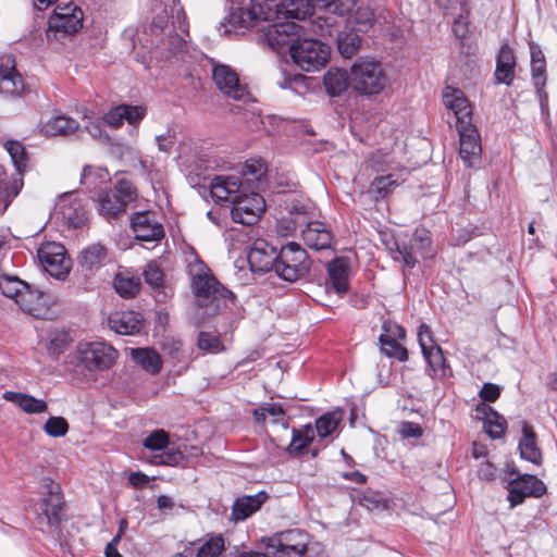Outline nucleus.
<instances>
[{
    "mask_svg": "<svg viewBox=\"0 0 557 557\" xmlns=\"http://www.w3.org/2000/svg\"><path fill=\"white\" fill-rule=\"evenodd\" d=\"M210 193L214 200L232 205L231 215L234 222L253 225L265 209L263 197L247 186L236 175H219L212 178Z\"/></svg>",
    "mask_w": 557,
    "mask_h": 557,
    "instance_id": "obj_1",
    "label": "nucleus"
},
{
    "mask_svg": "<svg viewBox=\"0 0 557 557\" xmlns=\"http://www.w3.org/2000/svg\"><path fill=\"white\" fill-rule=\"evenodd\" d=\"M187 262L188 273L191 277V290L197 299V305L207 308V315L216 314L228 301L233 302L235 297L233 292L216 281L196 252H190Z\"/></svg>",
    "mask_w": 557,
    "mask_h": 557,
    "instance_id": "obj_2",
    "label": "nucleus"
},
{
    "mask_svg": "<svg viewBox=\"0 0 557 557\" xmlns=\"http://www.w3.org/2000/svg\"><path fill=\"white\" fill-rule=\"evenodd\" d=\"M387 83L384 70L374 60L360 58L350 66L351 88L360 95H377L384 90Z\"/></svg>",
    "mask_w": 557,
    "mask_h": 557,
    "instance_id": "obj_3",
    "label": "nucleus"
},
{
    "mask_svg": "<svg viewBox=\"0 0 557 557\" xmlns=\"http://www.w3.org/2000/svg\"><path fill=\"white\" fill-rule=\"evenodd\" d=\"M269 18L270 10H265L260 1L243 0L239 4L232 5L219 30L222 34L238 33L252 28Z\"/></svg>",
    "mask_w": 557,
    "mask_h": 557,
    "instance_id": "obj_4",
    "label": "nucleus"
},
{
    "mask_svg": "<svg viewBox=\"0 0 557 557\" xmlns=\"http://www.w3.org/2000/svg\"><path fill=\"white\" fill-rule=\"evenodd\" d=\"M311 268L307 251L299 244L290 242L278 251L275 273L287 282H296L305 277Z\"/></svg>",
    "mask_w": 557,
    "mask_h": 557,
    "instance_id": "obj_5",
    "label": "nucleus"
},
{
    "mask_svg": "<svg viewBox=\"0 0 557 557\" xmlns=\"http://www.w3.org/2000/svg\"><path fill=\"white\" fill-rule=\"evenodd\" d=\"M117 356V350L107 343H81L76 350V367L89 373L101 372L110 369Z\"/></svg>",
    "mask_w": 557,
    "mask_h": 557,
    "instance_id": "obj_6",
    "label": "nucleus"
},
{
    "mask_svg": "<svg viewBox=\"0 0 557 557\" xmlns=\"http://www.w3.org/2000/svg\"><path fill=\"white\" fill-rule=\"evenodd\" d=\"M293 62L306 72L318 71L330 58V47L319 39L299 38L290 46Z\"/></svg>",
    "mask_w": 557,
    "mask_h": 557,
    "instance_id": "obj_7",
    "label": "nucleus"
},
{
    "mask_svg": "<svg viewBox=\"0 0 557 557\" xmlns=\"http://www.w3.org/2000/svg\"><path fill=\"white\" fill-rule=\"evenodd\" d=\"M137 193L133 184L117 180L113 188L103 189L98 196V210L101 215L115 218L125 211L128 203L135 201Z\"/></svg>",
    "mask_w": 557,
    "mask_h": 557,
    "instance_id": "obj_8",
    "label": "nucleus"
},
{
    "mask_svg": "<svg viewBox=\"0 0 557 557\" xmlns=\"http://www.w3.org/2000/svg\"><path fill=\"white\" fill-rule=\"evenodd\" d=\"M395 249L391 248L393 259L399 261L404 267L412 269L416 267V255L423 258H433L434 253L431 249L432 240L426 230H416L409 245H400L395 242Z\"/></svg>",
    "mask_w": 557,
    "mask_h": 557,
    "instance_id": "obj_9",
    "label": "nucleus"
},
{
    "mask_svg": "<svg viewBox=\"0 0 557 557\" xmlns=\"http://www.w3.org/2000/svg\"><path fill=\"white\" fill-rule=\"evenodd\" d=\"M83 11L74 3L58 4L48 21V32L65 36L78 32L83 26Z\"/></svg>",
    "mask_w": 557,
    "mask_h": 557,
    "instance_id": "obj_10",
    "label": "nucleus"
},
{
    "mask_svg": "<svg viewBox=\"0 0 557 557\" xmlns=\"http://www.w3.org/2000/svg\"><path fill=\"white\" fill-rule=\"evenodd\" d=\"M507 490L510 507L521 505L527 497L540 498L547 492L544 482L533 474H518L508 482Z\"/></svg>",
    "mask_w": 557,
    "mask_h": 557,
    "instance_id": "obj_11",
    "label": "nucleus"
},
{
    "mask_svg": "<svg viewBox=\"0 0 557 557\" xmlns=\"http://www.w3.org/2000/svg\"><path fill=\"white\" fill-rule=\"evenodd\" d=\"M47 492L40 504L41 515L38 519L40 522L46 521L50 531L57 529L64 516V500L61 488L58 484L49 482L45 485Z\"/></svg>",
    "mask_w": 557,
    "mask_h": 557,
    "instance_id": "obj_12",
    "label": "nucleus"
},
{
    "mask_svg": "<svg viewBox=\"0 0 557 557\" xmlns=\"http://www.w3.org/2000/svg\"><path fill=\"white\" fill-rule=\"evenodd\" d=\"M308 535L299 529L287 530L271 540L270 546L277 557H302L307 549Z\"/></svg>",
    "mask_w": 557,
    "mask_h": 557,
    "instance_id": "obj_13",
    "label": "nucleus"
},
{
    "mask_svg": "<svg viewBox=\"0 0 557 557\" xmlns=\"http://www.w3.org/2000/svg\"><path fill=\"white\" fill-rule=\"evenodd\" d=\"M45 270L55 278H63L70 271V259L62 245L49 243L38 250Z\"/></svg>",
    "mask_w": 557,
    "mask_h": 557,
    "instance_id": "obj_14",
    "label": "nucleus"
},
{
    "mask_svg": "<svg viewBox=\"0 0 557 557\" xmlns=\"http://www.w3.org/2000/svg\"><path fill=\"white\" fill-rule=\"evenodd\" d=\"M300 29L301 26L294 21L276 22L263 29L264 39L274 50L284 47H288L290 50L292 44L300 38Z\"/></svg>",
    "mask_w": 557,
    "mask_h": 557,
    "instance_id": "obj_15",
    "label": "nucleus"
},
{
    "mask_svg": "<svg viewBox=\"0 0 557 557\" xmlns=\"http://www.w3.org/2000/svg\"><path fill=\"white\" fill-rule=\"evenodd\" d=\"M131 227L140 242H159L164 237V227L152 211H140L132 215Z\"/></svg>",
    "mask_w": 557,
    "mask_h": 557,
    "instance_id": "obj_16",
    "label": "nucleus"
},
{
    "mask_svg": "<svg viewBox=\"0 0 557 557\" xmlns=\"http://www.w3.org/2000/svg\"><path fill=\"white\" fill-rule=\"evenodd\" d=\"M457 129L460 141V158L467 166L472 168L480 160L482 152L479 131L471 122L458 124Z\"/></svg>",
    "mask_w": 557,
    "mask_h": 557,
    "instance_id": "obj_17",
    "label": "nucleus"
},
{
    "mask_svg": "<svg viewBox=\"0 0 557 557\" xmlns=\"http://www.w3.org/2000/svg\"><path fill=\"white\" fill-rule=\"evenodd\" d=\"M382 330L383 333L379 337L382 352L387 357L397 359L398 361H407V349L396 341V337L405 338L406 332L404 327L392 321H384Z\"/></svg>",
    "mask_w": 557,
    "mask_h": 557,
    "instance_id": "obj_18",
    "label": "nucleus"
},
{
    "mask_svg": "<svg viewBox=\"0 0 557 557\" xmlns=\"http://www.w3.org/2000/svg\"><path fill=\"white\" fill-rule=\"evenodd\" d=\"M212 78L222 92L235 100H243L248 95L246 86L239 83L237 73L228 65L214 64Z\"/></svg>",
    "mask_w": 557,
    "mask_h": 557,
    "instance_id": "obj_19",
    "label": "nucleus"
},
{
    "mask_svg": "<svg viewBox=\"0 0 557 557\" xmlns=\"http://www.w3.org/2000/svg\"><path fill=\"white\" fill-rule=\"evenodd\" d=\"M278 252L264 240H256L248 251V262L255 273H265L275 270Z\"/></svg>",
    "mask_w": 557,
    "mask_h": 557,
    "instance_id": "obj_20",
    "label": "nucleus"
},
{
    "mask_svg": "<svg viewBox=\"0 0 557 557\" xmlns=\"http://www.w3.org/2000/svg\"><path fill=\"white\" fill-rule=\"evenodd\" d=\"M546 62L544 53L536 47H531V72L532 79L539 97L541 111L543 113L548 112V95L545 91V76Z\"/></svg>",
    "mask_w": 557,
    "mask_h": 557,
    "instance_id": "obj_21",
    "label": "nucleus"
},
{
    "mask_svg": "<svg viewBox=\"0 0 557 557\" xmlns=\"http://www.w3.org/2000/svg\"><path fill=\"white\" fill-rule=\"evenodd\" d=\"M444 106L451 111L457 120V125L471 122L472 110L462 90L446 86L443 91Z\"/></svg>",
    "mask_w": 557,
    "mask_h": 557,
    "instance_id": "obj_22",
    "label": "nucleus"
},
{
    "mask_svg": "<svg viewBox=\"0 0 557 557\" xmlns=\"http://www.w3.org/2000/svg\"><path fill=\"white\" fill-rule=\"evenodd\" d=\"M0 89L10 95H20L24 89L23 78L10 54L0 55Z\"/></svg>",
    "mask_w": 557,
    "mask_h": 557,
    "instance_id": "obj_23",
    "label": "nucleus"
},
{
    "mask_svg": "<svg viewBox=\"0 0 557 557\" xmlns=\"http://www.w3.org/2000/svg\"><path fill=\"white\" fill-rule=\"evenodd\" d=\"M521 437L519 440L518 449L520 457L535 466L543 462V453L536 442V433L533 426L525 420L521 421Z\"/></svg>",
    "mask_w": 557,
    "mask_h": 557,
    "instance_id": "obj_24",
    "label": "nucleus"
},
{
    "mask_svg": "<svg viewBox=\"0 0 557 557\" xmlns=\"http://www.w3.org/2000/svg\"><path fill=\"white\" fill-rule=\"evenodd\" d=\"M304 243L311 249L323 250L332 245L333 235L325 223L312 221L301 232Z\"/></svg>",
    "mask_w": 557,
    "mask_h": 557,
    "instance_id": "obj_25",
    "label": "nucleus"
},
{
    "mask_svg": "<svg viewBox=\"0 0 557 557\" xmlns=\"http://www.w3.org/2000/svg\"><path fill=\"white\" fill-rule=\"evenodd\" d=\"M109 327L121 335H134L143 327V315L135 311L113 312L108 318Z\"/></svg>",
    "mask_w": 557,
    "mask_h": 557,
    "instance_id": "obj_26",
    "label": "nucleus"
},
{
    "mask_svg": "<svg viewBox=\"0 0 557 557\" xmlns=\"http://www.w3.org/2000/svg\"><path fill=\"white\" fill-rule=\"evenodd\" d=\"M516 57L508 44L502 45L496 57L494 77L496 83L510 86L515 79Z\"/></svg>",
    "mask_w": 557,
    "mask_h": 557,
    "instance_id": "obj_27",
    "label": "nucleus"
},
{
    "mask_svg": "<svg viewBox=\"0 0 557 557\" xmlns=\"http://www.w3.org/2000/svg\"><path fill=\"white\" fill-rule=\"evenodd\" d=\"M475 410L483 420L485 432L490 437L497 440L505 435L507 421L503 416L484 403L478 405Z\"/></svg>",
    "mask_w": 557,
    "mask_h": 557,
    "instance_id": "obj_28",
    "label": "nucleus"
},
{
    "mask_svg": "<svg viewBox=\"0 0 557 557\" xmlns=\"http://www.w3.org/2000/svg\"><path fill=\"white\" fill-rule=\"evenodd\" d=\"M268 499L265 492H259L255 495H246L235 499L232 508V519L235 522L244 521L252 513L258 511Z\"/></svg>",
    "mask_w": 557,
    "mask_h": 557,
    "instance_id": "obj_29",
    "label": "nucleus"
},
{
    "mask_svg": "<svg viewBox=\"0 0 557 557\" xmlns=\"http://www.w3.org/2000/svg\"><path fill=\"white\" fill-rule=\"evenodd\" d=\"M57 209L62 215V220L70 226L79 227L86 219L82 205L73 198V194L62 195L57 203Z\"/></svg>",
    "mask_w": 557,
    "mask_h": 557,
    "instance_id": "obj_30",
    "label": "nucleus"
},
{
    "mask_svg": "<svg viewBox=\"0 0 557 557\" xmlns=\"http://www.w3.org/2000/svg\"><path fill=\"white\" fill-rule=\"evenodd\" d=\"M349 271L350 263L347 258H335L327 263L329 277L337 294H345L348 290Z\"/></svg>",
    "mask_w": 557,
    "mask_h": 557,
    "instance_id": "obj_31",
    "label": "nucleus"
},
{
    "mask_svg": "<svg viewBox=\"0 0 557 557\" xmlns=\"http://www.w3.org/2000/svg\"><path fill=\"white\" fill-rule=\"evenodd\" d=\"M313 12L312 0H281L276 5L280 17L288 20H305Z\"/></svg>",
    "mask_w": 557,
    "mask_h": 557,
    "instance_id": "obj_32",
    "label": "nucleus"
},
{
    "mask_svg": "<svg viewBox=\"0 0 557 557\" xmlns=\"http://www.w3.org/2000/svg\"><path fill=\"white\" fill-rule=\"evenodd\" d=\"M265 173L267 166L263 161L250 159L244 163L240 175L237 176L243 181V186L258 190L265 177Z\"/></svg>",
    "mask_w": 557,
    "mask_h": 557,
    "instance_id": "obj_33",
    "label": "nucleus"
},
{
    "mask_svg": "<svg viewBox=\"0 0 557 557\" xmlns=\"http://www.w3.org/2000/svg\"><path fill=\"white\" fill-rule=\"evenodd\" d=\"M78 127L76 120L66 115H57L42 123L40 132L46 136H66L76 132Z\"/></svg>",
    "mask_w": 557,
    "mask_h": 557,
    "instance_id": "obj_34",
    "label": "nucleus"
},
{
    "mask_svg": "<svg viewBox=\"0 0 557 557\" xmlns=\"http://www.w3.org/2000/svg\"><path fill=\"white\" fill-rule=\"evenodd\" d=\"M3 398L18 406L26 413H42L48 409L45 400L18 392H5Z\"/></svg>",
    "mask_w": 557,
    "mask_h": 557,
    "instance_id": "obj_35",
    "label": "nucleus"
},
{
    "mask_svg": "<svg viewBox=\"0 0 557 557\" xmlns=\"http://www.w3.org/2000/svg\"><path fill=\"white\" fill-rule=\"evenodd\" d=\"M323 83L326 92L331 97H336L344 94L350 84V74L348 75L345 70L337 67L330 69L323 77Z\"/></svg>",
    "mask_w": 557,
    "mask_h": 557,
    "instance_id": "obj_36",
    "label": "nucleus"
},
{
    "mask_svg": "<svg viewBox=\"0 0 557 557\" xmlns=\"http://www.w3.org/2000/svg\"><path fill=\"white\" fill-rule=\"evenodd\" d=\"M336 44L341 55L345 59H350L359 51L362 38L351 27H344L337 35Z\"/></svg>",
    "mask_w": 557,
    "mask_h": 557,
    "instance_id": "obj_37",
    "label": "nucleus"
},
{
    "mask_svg": "<svg viewBox=\"0 0 557 557\" xmlns=\"http://www.w3.org/2000/svg\"><path fill=\"white\" fill-rule=\"evenodd\" d=\"M131 355L133 360L150 374H158L162 369V359L152 348H135Z\"/></svg>",
    "mask_w": 557,
    "mask_h": 557,
    "instance_id": "obj_38",
    "label": "nucleus"
},
{
    "mask_svg": "<svg viewBox=\"0 0 557 557\" xmlns=\"http://www.w3.org/2000/svg\"><path fill=\"white\" fill-rule=\"evenodd\" d=\"M44 294L36 288H33L26 283V288L20 292L18 298H16V305L24 311L33 315H39L42 308Z\"/></svg>",
    "mask_w": 557,
    "mask_h": 557,
    "instance_id": "obj_39",
    "label": "nucleus"
},
{
    "mask_svg": "<svg viewBox=\"0 0 557 557\" xmlns=\"http://www.w3.org/2000/svg\"><path fill=\"white\" fill-rule=\"evenodd\" d=\"M113 287L123 298L135 297L140 289V280L127 272H120L114 276Z\"/></svg>",
    "mask_w": 557,
    "mask_h": 557,
    "instance_id": "obj_40",
    "label": "nucleus"
},
{
    "mask_svg": "<svg viewBox=\"0 0 557 557\" xmlns=\"http://www.w3.org/2000/svg\"><path fill=\"white\" fill-rule=\"evenodd\" d=\"M107 258V250L106 248L100 244H94L85 248L79 257V263L81 265L88 270L92 271L95 269H98L103 264L104 260Z\"/></svg>",
    "mask_w": 557,
    "mask_h": 557,
    "instance_id": "obj_41",
    "label": "nucleus"
},
{
    "mask_svg": "<svg viewBox=\"0 0 557 557\" xmlns=\"http://www.w3.org/2000/svg\"><path fill=\"white\" fill-rule=\"evenodd\" d=\"M373 11L369 7H359L349 17L345 27H351L358 34L367 33L373 23Z\"/></svg>",
    "mask_w": 557,
    "mask_h": 557,
    "instance_id": "obj_42",
    "label": "nucleus"
},
{
    "mask_svg": "<svg viewBox=\"0 0 557 557\" xmlns=\"http://www.w3.org/2000/svg\"><path fill=\"white\" fill-rule=\"evenodd\" d=\"M426 359L433 375L436 377L449 376L451 371L446 366V360L440 346H435L422 352Z\"/></svg>",
    "mask_w": 557,
    "mask_h": 557,
    "instance_id": "obj_43",
    "label": "nucleus"
},
{
    "mask_svg": "<svg viewBox=\"0 0 557 557\" xmlns=\"http://www.w3.org/2000/svg\"><path fill=\"white\" fill-rule=\"evenodd\" d=\"M314 434L310 424L305 425L301 430L293 429L292 441L287 447L290 455L301 454L307 446L313 441Z\"/></svg>",
    "mask_w": 557,
    "mask_h": 557,
    "instance_id": "obj_44",
    "label": "nucleus"
},
{
    "mask_svg": "<svg viewBox=\"0 0 557 557\" xmlns=\"http://www.w3.org/2000/svg\"><path fill=\"white\" fill-rule=\"evenodd\" d=\"M343 419L342 411H330L322 414L315 421L317 433L320 437H326L331 435L338 426Z\"/></svg>",
    "mask_w": 557,
    "mask_h": 557,
    "instance_id": "obj_45",
    "label": "nucleus"
},
{
    "mask_svg": "<svg viewBox=\"0 0 557 557\" xmlns=\"http://www.w3.org/2000/svg\"><path fill=\"white\" fill-rule=\"evenodd\" d=\"M23 288H26L24 281L20 280L17 276L0 273V292L3 296L16 301Z\"/></svg>",
    "mask_w": 557,
    "mask_h": 557,
    "instance_id": "obj_46",
    "label": "nucleus"
},
{
    "mask_svg": "<svg viewBox=\"0 0 557 557\" xmlns=\"http://www.w3.org/2000/svg\"><path fill=\"white\" fill-rule=\"evenodd\" d=\"M284 416L285 411L280 404H264L253 410L257 422H264L267 418H271L273 423H280Z\"/></svg>",
    "mask_w": 557,
    "mask_h": 557,
    "instance_id": "obj_47",
    "label": "nucleus"
},
{
    "mask_svg": "<svg viewBox=\"0 0 557 557\" xmlns=\"http://www.w3.org/2000/svg\"><path fill=\"white\" fill-rule=\"evenodd\" d=\"M4 148L11 157L15 170H26L27 152L25 147L17 140H8Z\"/></svg>",
    "mask_w": 557,
    "mask_h": 557,
    "instance_id": "obj_48",
    "label": "nucleus"
},
{
    "mask_svg": "<svg viewBox=\"0 0 557 557\" xmlns=\"http://www.w3.org/2000/svg\"><path fill=\"white\" fill-rule=\"evenodd\" d=\"M224 548L223 536L221 534L212 535L198 548L196 557H218Z\"/></svg>",
    "mask_w": 557,
    "mask_h": 557,
    "instance_id": "obj_49",
    "label": "nucleus"
},
{
    "mask_svg": "<svg viewBox=\"0 0 557 557\" xmlns=\"http://www.w3.org/2000/svg\"><path fill=\"white\" fill-rule=\"evenodd\" d=\"M359 504L368 510H383L386 508L384 496L372 490H367L360 495Z\"/></svg>",
    "mask_w": 557,
    "mask_h": 557,
    "instance_id": "obj_50",
    "label": "nucleus"
},
{
    "mask_svg": "<svg viewBox=\"0 0 557 557\" xmlns=\"http://www.w3.org/2000/svg\"><path fill=\"white\" fill-rule=\"evenodd\" d=\"M44 431L51 437H61L67 433L69 423L63 417H50L44 424Z\"/></svg>",
    "mask_w": 557,
    "mask_h": 557,
    "instance_id": "obj_51",
    "label": "nucleus"
},
{
    "mask_svg": "<svg viewBox=\"0 0 557 557\" xmlns=\"http://www.w3.org/2000/svg\"><path fill=\"white\" fill-rule=\"evenodd\" d=\"M169 442V434L164 430H154L144 440V446L150 450H162Z\"/></svg>",
    "mask_w": 557,
    "mask_h": 557,
    "instance_id": "obj_52",
    "label": "nucleus"
},
{
    "mask_svg": "<svg viewBox=\"0 0 557 557\" xmlns=\"http://www.w3.org/2000/svg\"><path fill=\"white\" fill-rule=\"evenodd\" d=\"M198 347L209 352H219L223 350V344L220 337L210 332H200L198 336Z\"/></svg>",
    "mask_w": 557,
    "mask_h": 557,
    "instance_id": "obj_53",
    "label": "nucleus"
},
{
    "mask_svg": "<svg viewBox=\"0 0 557 557\" xmlns=\"http://www.w3.org/2000/svg\"><path fill=\"white\" fill-rule=\"evenodd\" d=\"M396 186L397 183L392 178V175H386L374 178L371 189L376 198H385Z\"/></svg>",
    "mask_w": 557,
    "mask_h": 557,
    "instance_id": "obj_54",
    "label": "nucleus"
},
{
    "mask_svg": "<svg viewBox=\"0 0 557 557\" xmlns=\"http://www.w3.org/2000/svg\"><path fill=\"white\" fill-rule=\"evenodd\" d=\"M144 277L146 283L152 288H160L163 285L164 274L156 262H150L146 265Z\"/></svg>",
    "mask_w": 557,
    "mask_h": 557,
    "instance_id": "obj_55",
    "label": "nucleus"
},
{
    "mask_svg": "<svg viewBox=\"0 0 557 557\" xmlns=\"http://www.w3.org/2000/svg\"><path fill=\"white\" fill-rule=\"evenodd\" d=\"M355 0H326L325 9L336 15H345L355 7Z\"/></svg>",
    "mask_w": 557,
    "mask_h": 557,
    "instance_id": "obj_56",
    "label": "nucleus"
},
{
    "mask_svg": "<svg viewBox=\"0 0 557 557\" xmlns=\"http://www.w3.org/2000/svg\"><path fill=\"white\" fill-rule=\"evenodd\" d=\"M157 465H164V466H177L183 459L184 455L178 449H168L163 451L161 455H158L154 457Z\"/></svg>",
    "mask_w": 557,
    "mask_h": 557,
    "instance_id": "obj_57",
    "label": "nucleus"
},
{
    "mask_svg": "<svg viewBox=\"0 0 557 557\" xmlns=\"http://www.w3.org/2000/svg\"><path fill=\"white\" fill-rule=\"evenodd\" d=\"M121 106H122V109L125 110V112H123L124 120L131 125L137 124L146 115V109L141 106H129V104H121Z\"/></svg>",
    "mask_w": 557,
    "mask_h": 557,
    "instance_id": "obj_58",
    "label": "nucleus"
},
{
    "mask_svg": "<svg viewBox=\"0 0 557 557\" xmlns=\"http://www.w3.org/2000/svg\"><path fill=\"white\" fill-rule=\"evenodd\" d=\"M123 112H125V110L122 109L121 104L115 106L103 115L102 121L113 128H119L125 121Z\"/></svg>",
    "mask_w": 557,
    "mask_h": 557,
    "instance_id": "obj_59",
    "label": "nucleus"
},
{
    "mask_svg": "<svg viewBox=\"0 0 557 557\" xmlns=\"http://www.w3.org/2000/svg\"><path fill=\"white\" fill-rule=\"evenodd\" d=\"M102 124H103L102 120H94V121H89L85 125V128L92 138L101 140V141H108L109 136L107 135L106 131L103 129Z\"/></svg>",
    "mask_w": 557,
    "mask_h": 557,
    "instance_id": "obj_60",
    "label": "nucleus"
},
{
    "mask_svg": "<svg viewBox=\"0 0 557 557\" xmlns=\"http://www.w3.org/2000/svg\"><path fill=\"white\" fill-rule=\"evenodd\" d=\"M399 433L403 438H418L422 436V428L419 423L405 421L401 422Z\"/></svg>",
    "mask_w": 557,
    "mask_h": 557,
    "instance_id": "obj_61",
    "label": "nucleus"
},
{
    "mask_svg": "<svg viewBox=\"0 0 557 557\" xmlns=\"http://www.w3.org/2000/svg\"><path fill=\"white\" fill-rule=\"evenodd\" d=\"M418 342L422 352L437 346L432 338L430 327L425 324H421L419 327Z\"/></svg>",
    "mask_w": 557,
    "mask_h": 557,
    "instance_id": "obj_62",
    "label": "nucleus"
},
{
    "mask_svg": "<svg viewBox=\"0 0 557 557\" xmlns=\"http://www.w3.org/2000/svg\"><path fill=\"white\" fill-rule=\"evenodd\" d=\"M479 395L484 401L494 403L500 395V388L493 383H485Z\"/></svg>",
    "mask_w": 557,
    "mask_h": 557,
    "instance_id": "obj_63",
    "label": "nucleus"
},
{
    "mask_svg": "<svg viewBox=\"0 0 557 557\" xmlns=\"http://www.w3.org/2000/svg\"><path fill=\"white\" fill-rule=\"evenodd\" d=\"M25 170H15V174L12 176V181L10 186L8 187V195L11 197H16L23 188L24 181L23 174Z\"/></svg>",
    "mask_w": 557,
    "mask_h": 557,
    "instance_id": "obj_64",
    "label": "nucleus"
}]
</instances>
